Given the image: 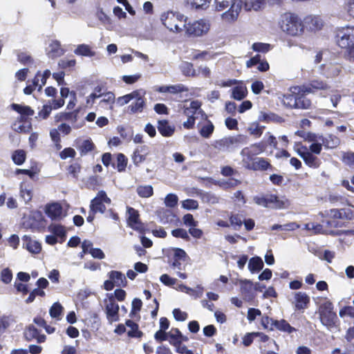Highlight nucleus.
<instances>
[{"instance_id": "1", "label": "nucleus", "mask_w": 354, "mask_h": 354, "mask_svg": "<svg viewBox=\"0 0 354 354\" xmlns=\"http://www.w3.org/2000/svg\"><path fill=\"white\" fill-rule=\"evenodd\" d=\"M214 4L217 11L229 8L221 15V18L225 22L233 23L238 19L243 4L247 11H258L264 8L266 0H214Z\"/></svg>"}, {"instance_id": "2", "label": "nucleus", "mask_w": 354, "mask_h": 354, "mask_svg": "<svg viewBox=\"0 0 354 354\" xmlns=\"http://www.w3.org/2000/svg\"><path fill=\"white\" fill-rule=\"evenodd\" d=\"M210 28V24L205 19L193 21L184 15H178V33L180 37L194 38L206 35Z\"/></svg>"}, {"instance_id": "3", "label": "nucleus", "mask_w": 354, "mask_h": 354, "mask_svg": "<svg viewBox=\"0 0 354 354\" xmlns=\"http://www.w3.org/2000/svg\"><path fill=\"white\" fill-rule=\"evenodd\" d=\"M337 43L342 48H346L345 59L354 64V26L343 27L337 33Z\"/></svg>"}, {"instance_id": "4", "label": "nucleus", "mask_w": 354, "mask_h": 354, "mask_svg": "<svg viewBox=\"0 0 354 354\" xmlns=\"http://www.w3.org/2000/svg\"><path fill=\"white\" fill-rule=\"evenodd\" d=\"M279 25L283 32L291 36L299 35L304 31L301 20L293 13L286 12L281 15Z\"/></svg>"}, {"instance_id": "5", "label": "nucleus", "mask_w": 354, "mask_h": 354, "mask_svg": "<svg viewBox=\"0 0 354 354\" xmlns=\"http://www.w3.org/2000/svg\"><path fill=\"white\" fill-rule=\"evenodd\" d=\"M333 303L326 300L320 304L318 309L320 322L329 329L335 326L337 319L336 313L333 311Z\"/></svg>"}, {"instance_id": "6", "label": "nucleus", "mask_w": 354, "mask_h": 354, "mask_svg": "<svg viewBox=\"0 0 354 354\" xmlns=\"http://www.w3.org/2000/svg\"><path fill=\"white\" fill-rule=\"evenodd\" d=\"M253 201L259 205L266 207H272L275 209H284L288 207L290 201L286 198H279L273 194H267L266 196H254Z\"/></svg>"}, {"instance_id": "7", "label": "nucleus", "mask_w": 354, "mask_h": 354, "mask_svg": "<svg viewBox=\"0 0 354 354\" xmlns=\"http://www.w3.org/2000/svg\"><path fill=\"white\" fill-rule=\"evenodd\" d=\"M182 101L185 102V104L182 107L181 104H178V108L180 106L184 109V114L187 117V121L183 122V127L185 129H192L195 123L196 117L194 115L201 113V110H200L201 103L198 101H192L189 102L188 104L187 100H183Z\"/></svg>"}, {"instance_id": "8", "label": "nucleus", "mask_w": 354, "mask_h": 354, "mask_svg": "<svg viewBox=\"0 0 354 354\" xmlns=\"http://www.w3.org/2000/svg\"><path fill=\"white\" fill-rule=\"evenodd\" d=\"M248 142V137L244 135H236L235 136H229L223 138L216 141L215 148L218 150H229L230 148L236 147L241 144H245Z\"/></svg>"}, {"instance_id": "9", "label": "nucleus", "mask_w": 354, "mask_h": 354, "mask_svg": "<svg viewBox=\"0 0 354 354\" xmlns=\"http://www.w3.org/2000/svg\"><path fill=\"white\" fill-rule=\"evenodd\" d=\"M127 213L129 215L127 219L128 226L140 233H145L147 226L140 221L138 211L133 207H128Z\"/></svg>"}, {"instance_id": "10", "label": "nucleus", "mask_w": 354, "mask_h": 354, "mask_svg": "<svg viewBox=\"0 0 354 354\" xmlns=\"http://www.w3.org/2000/svg\"><path fill=\"white\" fill-rule=\"evenodd\" d=\"M111 203V200L108 197L106 193L104 190L99 191L96 196L91 201L90 209L97 213L104 214L106 210V204L109 205Z\"/></svg>"}, {"instance_id": "11", "label": "nucleus", "mask_w": 354, "mask_h": 354, "mask_svg": "<svg viewBox=\"0 0 354 354\" xmlns=\"http://www.w3.org/2000/svg\"><path fill=\"white\" fill-rule=\"evenodd\" d=\"M74 142L75 147L79 151L81 156H84L96 149L95 143L90 138L84 140L77 138Z\"/></svg>"}, {"instance_id": "12", "label": "nucleus", "mask_w": 354, "mask_h": 354, "mask_svg": "<svg viewBox=\"0 0 354 354\" xmlns=\"http://www.w3.org/2000/svg\"><path fill=\"white\" fill-rule=\"evenodd\" d=\"M119 305L115 302L114 297L111 296L105 307L106 318L110 323L119 320Z\"/></svg>"}, {"instance_id": "13", "label": "nucleus", "mask_w": 354, "mask_h": 354, "mask_svg": "<svg viewBox=\"0 0 354 354\" xmlns=\"http://www.w3.org/2000/svg\"><path fill=\"white\" fill-rule=\"evenodd\" d=\"M45 213L52 221H60L64 216L62 206L59 203H52L46 205Z\"/></svg>"}, {"instance_id": "14", "label": "nucleus", "mask_w": 354, "mask_h": 354, "mask_svg": "<svg viewBox=\"0 0 354 354\" xmlns=\"http://www.w3.org/2000/svg\"><path fill=\"white\" fill-rule=\"evenodd\" d=\"M11 109L17 112L20 116L18 118V121L20 122H26L28 121V117L32 116L35 114V111L29 106L22 105L19 104L12 103L10 105Z\"/></svg>"}, {"instance_id": "15", "label": "nucleus", "mask_w": 354, "mask_h": 354, "mask_svg": "<svg viewBox=\"0 0 354 354\" xmlns=\"http://www.w3.org/2000/svg\"><path fill=\"white\" fill-rule=\"evenodd\" d=\"M24 337L28 342L36 339L37 343H43L46 339V335L40 334V331L32 324H30L26 327L24 332Z\"/></svg>"}, {"instance_id": "16", "label": "nucleus", "mask_w": 354, "mask_h": 354, "mask_svg": "<svg viewBox=\"0 0 354 354\" xmlns=\"http://www.w3.org/2000/svg\"><path fill=\"white\" fill-rule=\"evenodd\" d=\"M156 214L161 223H176L177 218L176 214L169 208L162 207L156 210Z\"/></svg>"}, {"instance_id": "17", "label": "nucleus", "mask_w": 354, "mask_h": 354, "mask_svg": "<svg viewBox=\"0 0 354 354\" xmlns=\"http://www.w3.org/2000/svg\"><path fill=\"white\" fill-rule=\"evenodd\" d=\"M297 151L309 167H318L319 166V160L311 153L306 147L301 146L297 149Z\"/></svg>"}, {"instance_id": "18", "label": "nucleus", "mask_w": 354, "mask_h": 354, "mask_svg": "<svg viewBox=\"0 0 354 354\" xmlns=\"http://www.w3.org/2000/svg\"><path fill=\"white\" fill-rule=\"evenodd\" d=\"M161 20L164 26L170 31H177V16L173 12H167L162 15Z\"/></svg>"}, {"instance_id": "19", "label": "nucleus", "mask_w": 354, "mask_h": 354, "mask_svg": "<svg viewBox=\"0 0 354 354\" xmlns=\"http://www.w3.org/2000/svg\"><path fill=\"white\" fill-rule=\"evenodd\" d=\"M23 247L32 254H39L41 250V245L37 241L32 240L30 236L24 235L22 237Z\"/></svg>"}, {"instance_id": "20", "label": "nucleus", "mask_w": 354, "mask_h": 354, "mask_svg": "<svg viewBox=\"0 0 354 354\" xmlns=\"http://www.w3.org/2000/svg\"><path fill=\"white\" fill-rule=\"evenodd\" d=\"M80 111V109H76L72 111L59 112L55 115V122H60L63 121H71L73 122H75L77 121Z\"/></svg>"}, {"instance_id": "21", "label": "nucleus", "mask_w": 354, "mask_h": 354, "mask_svg": "<svg viewBox=\"0 0 354 354\" xmlns=\"http://www.w3.org/2000/svg\"><path fill=\"white\" fill-rule=\"evenodd\" d=\"M310 89H306L302 93L299 92L296 94L295 109H308L311 106V100L307 97L306 93H309Z\"/></svg>"}, {"instance_id": "22", "label": "nucleus", "mask_w": 354, "mask_h": 354, "mask_svg": "<svg viewBox=\"0 0 354 354\" xmlns=\"http://www.w3.org/2000/svg\"><path fill=\"white\" fill-rule=\"evenodd\" d=\"M176 333H177V329L176 330ZM168 337H169V343L177 347V333H167L166 330L160 329L156 331L154 335L155 339L158 342L167 340Z\"/></svg>"}, {"instance_id": "23", "label": "nucleus", "mask_w": 354, "mask_h": 354, "mask_svg": "<svg viewBox=\"0 0 354 354\" xmlns=\"http://www.w3.org/2000/svg\"><path fill=\"white\" fill-rule=\"evenodd\" d=\"M295 308L298 310H303L308 308L310 302V297L303 292H297L294 294Z\"/></svg>"}, {"instance_id": "24", "label": "nucleus", "mask_w": 354, "mask_h": 354, "mask_svg": "<svg viewBox=\"0 0 354 354\" xmlns=\"http://www.w3.org/2000/svg\"><path fill=\"white\" fill-rule=\"evenodd\" d=\"M265 149L266 145L263 142H259L252 145L250 147H245L242 149L241 154L251 159L253 156L263 152Z\"/></svg>"}, {"instance_id": "25", "label": "nucleus", "mask_w": 354, "mask_h": 354, "mask_svg": "<svg viewBox=\"0 0 354 354\" xmlns=\"http://www.w3.org/2000/svg\"><path fill=\"white\" fill-rule=\"evenodd\" d=\"M48 230L59 239V243H63L66 239V230L61 224H51Z\"/></svg>"}, {"instance_id": "26", "label": "nucleus", "mask_w": 354, "mask_h": 354, "mask_svg": "<svg viewBox=\"0 0 354 354\" xmlns=\"http://www.w3.org/2000/svg\"><path fill=\"white\" fill-rule=\"evenodd\" d=\"M149 153V148L146 145L140 146L135 149L132 156V160L136 165L144 162Z\"/></svg>"}, {"instance_id": "27", "label": "nucleus", "mask_w": 354, "mask_h": 354, "mask_svg": "<svg viewBox=\"0 0 354 354\" xmlns=\"http://www.w3.org/2000/svg\"><path fill=\"white\" fill-rule=\"evenodd\" d=\"M136 101L128 106V111L130 113H136L142 112L145 106V99L144 95H141L139 91V95L135 97Z\"/></svg>"}, {"instance_id": "28", "label": "nucleus", "mask_w": 354, "mask_h": 354, "mask_svg": "<svg viewBox=\"0 0 354 354\" xmlns=\"http://www.w3.org/2000/svg\"><path fill=\"white\" fill-rule=\"evenodd\" d=\"M125 325L129 328L127 332V335L129 338H141L144 333L139 329V326L137 323L131 319H127Z\"/></svg>"}, {"instance_id": "29", "label": "nucleus", "mask_w": 354, "mask_h": 354, "mask_svg": "<svg viewBox=\"0 0 354 354\" xmlns=\"http://www.w3.org/2000/svg\"><path fill=\"white\" fill-rule=\"evenodd\" d=\"M109 279L113 280L115 286L126 287L127 286V280L124 274L117 270H111L108 274Z\"/></svg>"}, {"instance_id": "30", "label": "nucleus", "mask_w": 354, "mask_h": 354, "mask_svg": "<svg viewBox=\"0 0 354 354\" xmlns=\"http://www.w3.org/2000/svg\"><path fill=\"white\" fill-rule=\"evenodd\" d=\"M304 23L311 30L321 29L323 26V21L319 16H308L304 19Z\"/></svg>"}, {"instance_id": "31", "label": "nucleus", "mask_w": 354, "mask_h": 354, "mask_svg": "<svg viewBox=\"0 0 354 354\" xmlns=\"http://www.w3.org/2000/svg\"><path fill=\"white\" fill-rule=\"evenodd\" d=\"M157 128L160 133L165 137L171 136L175 131L174 128L169 125L167 120H158Z\"/></svg>"}, {"instance_id": "32", "label": "nucleus", "mask_w": 354, "mask_h": 354, "mask_svg": "<svg viewBox=\"0 0 354 354\" xmlns=\"http://www.w3.org/2000/svg\"><path fill=\"white\" fill-rule=\"evenodd\" d=\"M342 68L338 64H329L324 66L323 74L327 77H334L340 73Z\"/></svg>"}, {"instance_id": "33", "label": "nucleus", "mask_w": 354, "mask_h": 354, "mask_svg": "<svg viewBox=\"0 0 354 354\" xmlns=\"http://www.w3.org/2000/svg\"><path fill=\"white\" fill-rule=\"evenodd\" d=\"M270 166V163L266 159L258 158L254 159L251 164H248L247 168L252 170H266Z\"/></svg>"}, {"instance_id": "34", "label": "nucleus", "mask_w": 354, "mask_h": 354, "mask_svg": "<svg viewBox=\"0 0 354 354\" xmlns=\"http://www.w3.org/2000/svg\"><path fill=\"white\" fill-rule=\"evenodd\" d=\"M50 50L47 53L48 57L54 59L60 57L64 54V50L61 48L59 41H53L50 44Z\"/></svg>"}, {"instance_id": "35", "label": "nucleus", "mask_w": 354, "mask_h": 354, "mask_svg": "<svg viewBox=\"0 0 354 354\" xmlns=\"http://www.w3.org/2000/svg\"><path fill=\"white\" fill-rule=\"evenodd\" d=\"M241 291L242 295L247 300H250L253 298L252 295V283L249 280L241 281Z\"/></svg>"}, {"instance_id": "36", "label": "nucleus", "mask_w": 354, "mask_h": 354, "mask_svg": "<svg viewBox=\"0 0 354 354\" xmlns=\"http://www.w3.org/2000/svg\"><path fill=\"white\" fill-rule=\"evenodd\" d=\"M75 54L85 57H93L95 53L87 44H80L74 50Z\"/></svg>"}, {"instance_id": "37", "label": "nucleus", "mask_w": 354, "mask_h": 354, "mask_svg": "<svg viewBox=\"0 0 354 354\" xmlns=\"http://www.w3.org/2000/svg\"><path fill=\"white\" fill-rule=\"evenodd\" d=\"M322 142L326 148L334 149L339 145L340 140L337 136L330 134L326 138L323 136Z\"/></svg>"}, {"instance_id": "38", "label": "nucleus", "mask_w": 354, "mask_h": 354, "mask_svg": "<svg viewBox=\"0 0 354 354\" xmlns=\"http://www.w3.org/2000/svg\"><path fill=\"white\" fill-rule=\"evenodd\" d=\"M212 0H186L187 5L196 10H205Z\"/></svg>"}, {"instance_id": "39", "label": "nucleus", "mask_w": 354, "mask_h": 354, "mask_svg": "<svg viewBox=\"0 0 354 354\" xmlns=\"http://www.w3.org/2000/svg\"><path fill=\"white\" fill-rule=\"evenodd\" d=\"M128 159L123 153H118L117 155V164L115 166L113 163L112 166L113 167H116L118 171L122 172L124 171L127 165Z\"/></svg>"}, {"instance_id": "40", "label": "nucleus", "mask_w": 354, "mask_h": 354, "mask_svg": "<svg viewBox=\"0 0 354 354\" xmlns=\"http://www.w3.org/2000/svg\"><path fill=\"white\" fill-rule=\"evenodd\" d=\"M263 267V262L260 257H252L248 264V268L252 272H258Z\"/></svg>"}, {"instance_id": "41", "label": "nucleus", "mask_w": 354, "mask_h": 354, "mask_svg": "<svg viewBox=\"0 0 354 354\" xmlns=\"http://www.w3.org/2000/svg\"><path fill=\"white\" fill-rule=\"evenodd\" d=\"M26 158V153L23 149L15 150L12 155V161L17 165H22L25 162Z\"/></svg>"}, {"instance_id": "42", "label": "nucleus", "mask_w": 354, "mask_h": 354, "mask_svg": "<svg viewBox=\"0 0 354 354\" xmlns=\"http://www.w3.org/2000/svg\"><path fill=\"white\" fill-rule=\"evenodd\" d=\"M214 129V127L213 124L210 121L206 120L201 128L199 132L202 136L207 138L213 133Z\"/></svg>"}, {"instance_id": "43", "label": "nucleus", "mask_w": 354, "mask_h": 354, "mask_svg": "<svg viewBox=\"0 0 354 354\" xmlns=\"http://www.w3.org/2000/svg\"><path fill=\"white\" fill-rule=\"evenodd\" d=\"M137 193L142 198H149L153 194V189L151 185H140L137 187Z\"/></svg>"}, {"instance_id": "44", "label": "nucleus", "mask_w": 354, "mask_h": 354, "mask_svg": "<svg viewBox=\"0 0 354 354\" xmlns=\"http://www.w3.org/2000/svg\"><path fill=\"white\" fill-rule=\"evenodd\" d=\"M300 225L295 222H291L284 225L275 224L271 227L272 230H281L284 231L295 230L299 228Z\"/></svg>"}, {"instance_id": "45", "label": "nucleus", "mask_w": 354, "mask_h": 354, "mask_svg": "<svg viewBox=\"0 0 354 354\" xmlns=\"http://www.w3.org/2000/svg\"><path fill=\"white\" fill-rule=\"evenodd\" d=\"M247 94V88L245 86H236L232 90V97L236 100H243Z\"/></svg>"}, {"instance_id": "46", "label": "nucleus", "mask_w": 354, "mask_h": 354, "mask_svg": "<svg viewBox=\"0 0 354 354\" xmlns=\"http://www.w3.org/2000/svg\"><path fill=\"white\" fill-rule=\"evenodd\" d=\"M63 311L62 306L58 303L55 302L53 304L49 310V313L51 317L56 318L57 319H60V316Z\"/></svg>"}, {"instance_id": "47", "label": "nucleus", "mask_w": 354, "mask_h": 354, "mask_svg": "<svg viewBox=\"0 0 354 354\" xmlns=\"http://www.w3.org/2000/svg\"><path fill=\"white\" fill-rule=\"evenodd\" d=\"M50 137L53 141L56 150H60L62 147L60 133L57 132V130L50 129Z\"/></svg>"}, {"instance_id": "48", "label": "nucleus", "mask_w": 354, "mask_h": 354, "mask_svg": "<svg viewBox=\"0 0 354 354\" xmlns=\"http://www.w3.org/2000/svg\"><path fill=\"white\" fill-rule=\"evenodd\" d=\"M274 326L279 329L288 333H291L295 329L292 327L286 321L282 319L281 321H275Z\"/></svg>"}, {"instance_id": "49", "label": "nucleus", "mask_w": 354, "mask_h": 354, "mask_svg": "<svg viewBox=\"0 0 354 354\" xmlns=\"http://www.w3.org/2000/svg\"><path fill=\"white\" fill-rule=\"evenodd\" d=\"M142 306V302L141 299L138 298H134L131 304V310L129 316L133 318L136 314L140 311Z\"/></svg>"}, {"instance_id": "50", "label": "nucleus", "mask_w": 354, "mask_h": 354, "mask_svg": "<svg viewBox=\"0 0 354 354\" xmlns=\"http://www.w3.org/2000/svg\"><path fill=\"white\" fill-rule=\"evenodd\" d=\"M81 164L78 162H75L71 164L67 168L68 174L75 178H78V174L81 171Z\"/></svg>"}, {"instance_id": "51", "label": "nucleus", "mask_w": 354, "mask_h": 354, "mask_svg": "<svg viewBox=\"0 0 354 354\" xmlns=\"http://www.w3.org/2000/svg\"><path fill=\"white\" fill-rule=\"evenodd\" d=\"M139 95V90H136L132 91L131 93L127 94L124 96L120 97L118 98V102L120 103L121 105H124L128 104L131 100L137 97Z\"/></svg>"}, {"instance_id": "52", "label": "nucleus", "mask_w": 354, "mask_h": 354, "mask_svg": "<svg viewBox=\"0 0 354 354\" xmlns=\"http://www.w3.org/2000/svg\"><path fill=\"white\" fill-rule=\"evenodd\" d=\"M304 229L308 231L312 230L315 234L327 233L326 231L323 230V227L320 224L307 223L305 225Z\"/></svg>"}, {"instance_id": "53", "label": "nucleus", "mask_w": 354, "mask_h": 354, "mask_svg": "<svg viewBox=\"0 0 354 354\" xmlns=\"http://www.w3.org/2000/svg\"><path fill=\"white\" fill-rule=\"evenodd\" d=\"M282 102L284 105L295 109L296 94H287L283 96Z\"/></svg>"}, {"instance_id": "54", "label": "nucleus", "mask_w": 354, "mask_h": 354, "mask_svg": "<svg viewBox=\"0 0 354 354\" xmlns=\"http://www.w3.org/2000/svg\"><path fill=\"white\" fill-rule=\"evenodd\" d=\"M264 127L260 126L258 123H252L248 128V131L251 135L260 137L263 133Z\"/></svg>"}, {"instance_id": "55", "label": "nucleus", "mask_w": 354, "mask_h": 354, "mask_svg": "<svg viewBox=\"0 0 354 354\" xmlns=\"http://www.w3.org/2000/svg\"><path fill=\"white\" fill-rule=\"evenodd\" d=\"M182 73L186 76H195L196 71L193 68V65L189 62H185L181 66Z\"/></svg>"}, {"instance_id": "56", "label": "nucleus", "mask_w": 354, "mask_h": 354, "mask_svg": "<svg viewBox=\"0 0 354 354\" xmlns=\"http://www.w3.org/2000/svg\"><path fill=\"white\" fill-rule=\"evenodd\" d=\"M1 280L3 283L8 284L12 279V273L11 270L9 268H4L1 272L0 276Z\"/></svg>"}, {"instance_id": "57", "label": "nucleus", "mask_w": 354, "mask_h": 354, "mask_svg": "<svg viewBox=\"0 0 354 354\" xmlns=\"http://www.w3.org/2000/svg\"><path fill=\"white\" fill-rule=\"evenodd\" d=\"M76 156V151L72 147L64 148L60 153L59 157L62 160H66L68 158H74Z\"/></svg>"}, {"instance_id": "58", "label": "nucleus", "mask_w": 354, "mask_h": 354, "mask_svg": "<svg viewBox=\"0 0 354 354\" xmlns=\"http://www.w3.org/2000/svg\"><path fill=\"white\" fill-rule=\"evenodd\" d=\"M53 110V107L50 104H44L42 106V109L38 112V118L41 120L47 119L51 111Z\"/></svg>"}, {"instance_id": "59", "label": "nucleus", "mask_w": 354, "mask_h": 354, "mask_svg": "<svg viewBox=\"0 0 354 354\" xmlns=\"http://www.w3.org/2000/svg\"><path fill=\"white\" fill-rule=\"evenodd\" d=\"M154 91L159 93H177V86H154Z\"/></svg>"}, {"instance_id": "60", "label": "nucleus", "mask_w": 354, "mask_h": 354, "mask_svg": "<svg viewBox=\"0 0 354 354\" xmlns=\"http://www.w3.org/2000/svg\"><path fill=\"white\" fill-rule=\"evenodd\" d=\"M76 64V60L75 59H62L58 62V66L60 68L66 69L68 68H73Z\"/></svg>"}, {"instance_id": "61", "label": "nucleus", "mask_w": 354, "mask_h": 354, "mask_svg": "<svg viewBox=\"0 0 354 354\" xmlns=\"http://www.w3.org/2000/svg\"><path fill=\"white\" fill-rule=\"evenodd\" d=\"M165 203L167 208L174 207L177 205V196L174 194H169L165 198Z\"/></svg>"}, {"instance_id": "62", "label": "nucleus", "mask_w": 354, "mask_h": 354, "mask_svg": "<svg viewBox=\"0 0 354 354\" xmlns=\"http://www.w3.org/2000/svg\"><path fill=\"white\" fill-rule=\"evenodd\" d=\"M342 161L349 167H354V153L344 152L342 156Z\"/></svg>"}, {"instance_id": "63", "label": "nucleus", "mask_w": 354, "mask_h": 354, "mask_svg": "<svg viewBox=\"0 0 354 354\" xmlns=\"http://www.w3.org/2000/svg\"><path fill=\"white\" fill-rule=\"evenodd\" d=\"M118 133L124 139L130 138L133 136V131L130 129H127L124 126L119 125L117 127Z\"/></svg>"}, {"instance_id": "64", "label": "nucleus", "mask_w": 354, "mask_h": 354, "mask_svg": "<svg viewBox=\"0 0 354 354\" xmlns=\"http://www.w3.org/2000/svg\"><path fill=\"white\" fill-rule=\"evenodd\" d=\"M160 281L167 286H173L176 283V279L167 274H163L160 277Z\"/></svg>"}]
</instances>
